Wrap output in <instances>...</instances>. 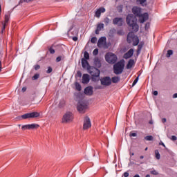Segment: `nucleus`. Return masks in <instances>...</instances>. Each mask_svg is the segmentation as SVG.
<instances>
[{"label":"nucleus","instance_id":"69168bd1","mask_svg":"<svg viewBox=\"0 0 177 177\" xmlns=\"http://www.w3.org/2000/svg\"><path fill=\"white\" fill-rule=\"evenodd\" d=\"M160 145H162V146H163L164 147H165V145L163 142L160 143Z\"/></svg>","mask_w":177,"mask_h":177},{"label":"nucleus","instance_id":"1a4fd4ad","mask_svg":"<svg viewBox=\"0 0 177 177\" xmlns=\"http://www.w3.org/2000/svg\"><path fill=\"white\" fill-rule=\"evenodd\" d=\"M101 85L104 86H110L111 85V78L109 76L104 77L100 80Z\"/></svg>","mask_w":177,"mask_h":177},{"label":"nucleus","instance_id":"9b49d317","mask_svg":"<svg viewBox=\"0 0 177 177\" xmlns=\"http://www.w3.org/2000/svg\"><path fill=\"white\" fill-rule=\"evenodd\" d=\"M88 109V105L86 104H79L77 106V110L79 111V113H82L84 114L85 113L86 110Z\"/></svg>","mask_w":177,"mask_h":177},{"label":"nucleus","instance_id":"473e14b6","mask_svg":"<svg viewBox=\"0 0 177 177\" xmlns=\"http://www.w3.org/2000/svg\"><path fill=\"white\" fill-rule=\"evenodd\" d=\"M39 78V74L36 73L34 75V76L32 77V81H35V80H38Z\"/></svg>","mask_w":177,"mask_h":177},{"label":"nucleus","instance_id":"13d9d810","mask_svg":"<svg viewBox=\"0 0 177 177\" xmlns=\"http://www.w3.org/2000/svg\"><path fill=\"white\" fill-rule=\"evenodd\" d=\"M176 97H177V93H174V94L173 95V99H176Z\"/></svg>","mask_w":177,"mask_h":177},{"label":"nucleus","instance_id":"680f3d73","mask_svg":"<svg viewBox=\"0 0 177 177\" xmlns=\"http://www.w3.org/2000/svg\"><path fill=\"white\" fill-rule=\"evenodd\" d=\"M140 160H143V159L145 158V156H140Z\"/></svg>","mask_w":177,"mask_h":177},{"label":"nucleus","instance_id":"338daca9","mask_svg":"<svg viewBox=\"0 0 177 177\" xmlns=\"http://www.w3.org/2000/svg\"><path fill=\"white\" fill-rule=\"evenodd\" d=\"M149 123L151 124H153V120H150V121L149 122Z\"/></svg>","mask_w":177,"mask_h":177},{"label":"nucleus","instance_id":"3c124183","mask_svg":"<svg viewBox=\"0 0 177 177\" xmlns=\"http://www.w3.org/2000/svg\"><path fill=\"white\" fill-rule=\"evenodd\" d=\"M171 140H177V137L176 136H172L171 138Z\"/></svg>","mask_w":177,"mask_h":177},{"label":"nucleus","instance_id":"c03bdc74","mask_svg":"<svg viewBox=\"0 0 177 177\" xmlns=\"http://www.w3.org/2000/svg\"><path fill=\"white\" fill-rule=\"evenodd\" d=\"M151 174L152 175H158V172H157V171H156V170L151 171Z\"/></svg>","mask_w":177,"mask_h":177},{"label":"nucleus","instance_id":"9d476101","mask_svg":"<svg viewBox=\"0 0 177 177\" xmlns=\"http://www.w3.org/2000/svg\"><path fill=\"white\" fill-rule=\"evenodd\" d=\"M113 24L122 27V24H124V19L122 17H115L113 19Z\"/></svg>","mask_w":177,"mask_h":177},{"label":"nucleus","instance_id":"4be33fe9","mask_svg":"<svg viewBox=\"0 0 177 177\" xmlns=\"http://www.w3.org/2000/svg\"><path fill=\"white\" fill-rule=\"evenodd\" d=\"M66 106V100H61L58 104L59 109H64V107Z\"/></svg>","mask_w":177,"mask_h":177},{"label":"nucleus","instance_id":"f8f14e48","mask_svg":"<svg viewBox=\"0 0 177 177\" xmlns=\"http://www.w3.org/2000/svg\"><path fill=\"white\" fill-rule=\"evenodd\" d=\"M84 94L88 96H92L93 95V87L88 86L84 88Z\"/></svg>","mask_w":177,"mask_h":177},{"label":"nucleus","instance_id":"bf43d9fd","mask_svg":"<svg viewBox=\"0 0 177 177\" xmlns=\"http://www.w3.org/2000/svg\"><path fill=\"white\" fill-rule=\"evenodd\" d=\"M162 122H163V124L167 122V119L166 118H162Z\"/></svg>","mask_w":177,"mask_h":177},{"label":"nucleus","instance_id":"2f4dec72","mask_svg":"<svg viewBox=\"0 0 177 177\" xmlns=\"http://www.w3.org/2000/svg\"><path fill=\"white\" fill-rule=\"evenodd\" d=\"M153 136H147L145 137V140L151 141L153 140Z\"/></svg>","mask_w":177,"mask_h":177},{"label":"nucleus","instance_id":"e2e57ef3","mask_svg":"<svg viewBox=\"0 0 177 177\" xmlns=\"http://www.w3.org/2000/svg\"><path fill=\"white\" fill-rule=\"evenodd\" d=\"M6 28L5 27V26H3L2 27V31H5V29H6Z\"/></svg>","mask_w":177,"mask_h":177},{"label":"nucleus","instance_id":"4c0bfd02","mask_svg":"<svg viewBox=\"0 0 177 177\" xmlns=\"http://www.w3.org/2000/svg\"><path fill=\"white\" fill-rule=\"evenodd\" d=\"M138 81H139V75L133 82L132 86H135V84H138Z\"/></svg>","mask_w":177,"mask_h":177},{"label":"nucleus","instance_id":"c9c22d12","mask_svg":"<svg viewBox=\"0 0 177 177\" xmlns=\"http://www.w3.org/2000/svg\"><path fill=\"white\" fill-rule=\"evenodd\" d=\"M97 41V38H96L95 37H92L91 39V44H96Z\"/></svg>","mask_w":177,"mask_h":177},{"label":"nucleus","instance_id":"5701e85b","mask_svg":"<svg viewBox=\"0 0 177 177\" xmlns=\"http://www.w3.org/2000/svg\"><path fill=\"white\" fill-rule=\"evenodd\" d=\"M132 41L133 46H138V45H139V37H138V36H136Z\"/></svg>","mask_w":177,"mask_h":177},{"label":"nucleus","instance_id":"cd10ccee","mask_svg":"<svg viewBox=\"0 0 177 177\" xmlns=\"http://www.w3.org/2000/svg\"><path fill=\"white\" fill-rule=\"evenodd\" d=\"M75 85L77 91H78L79 92L81 91V89H82V87H81V84H80V83L78 82H76Z\"/></svg>","mask_w":177,"mask_h":177},{"label":"nucleus","instance_id":"4d7b16f0","mask_svg":"<svg viewBox=\"0 0 177 177\" xmlns=\"http://www.w3.org/2000/svg\"><path fill=\"white\" fill-rule=\"evenodd\" d=\"M95 89H102V86H97L95 87Z\"/></svg>","mask_w":177,"mask_h":177},{"label":"nucleus","instance_id":"7c9ffc66","mask_svg":"<svg viewBox=\"0 0 177 177\" xmlns=\"http://www.w3.org/2000/svg\"><path fill=\"white\" fill-rule=\"evenodd\" d=\"M155 154H156V160H160L161 156L160 155V152H158V150L155 151Z\"/></svg>","mask_w":177,"mask_h":177},{"label":"nucleus","instance_id":"f3484780","mask_svg":"<svg viewBox=\"0 0 177 177\" xmlns=\"http://www.w3.org/2000/svg\"><path fill=\"white\" fill-rule=\"evenodd\" d=\"M131 56H133V48H131L130 50H129V51L124 55L123 57L124 59H130Z\"/></svg>","mask_w":177,"mask_h":177},{"label":"nucleus","instance_id":"c756f323","mask_svg":"<svg viewBox=\"0 0 177 177\" xmlns=\"http://www.w3.org/2000/svg\"><path fill=\"white\" fill-rule=\"evenodd\" d=\"M171 55H174V51L172 50H168L166 54V57H171Z\"/></svg>","mask_w":177,"mask_h":177},{"label":"nucleus","instance_id":"2eb2a0df","mask_svg":"<svg viewBox=\"0 0 177 177\" xmlns=\"http://www.w3.org/2000/svg\"><path fill=\"white\" fill-rule=\"evenodd\" d=\"M89 81H91V78L89 77V75L88 74H83V76L82 78V84H89Z\"/></svg>","mask_w":177,"mask_h":177},{"label":"nucleus","instance_id":"8fccbe9b","mask_svg":"<svg viewBox=\"0 0 177 177\" xmlns=\"http://www.w3.org/2000/svg\"><path fill=\"white\" fill-rule=\"evenodd\" d=\"M73 41H78V37L77 36H74L72 37Z\"/></svg>","mask_w":177,"mask_h":177},{"label":"nucleus","instance_id":"603ef678","mask_svg":"<svg viewBox=\"0 0 177 177\" xmlns=\"http://www.w3.org/2000/svg\"><path fill=\"white\" fill-rule=\"evenodd\" d=\"M28 1H31V0H20L19 3H23V2H28Z\"/></svg>","mask_w":177,"mask_h":177},{"label":"nucleus","instance_id":"393cba45","mask_svg":"<svg viewBox=\"0 0 177 177\" xmlns=\"http://www.w3.org/2000/svg\"><path fill=\"white\" fill-rule=\"evenodd\" d=\"M37 128H39V125L37 124H29V129H36Z\"/></svg>","mask_w":177,"mask_h":177},{"label":"nucleus","instance_id":"0e129e2a","mask_svg":"<svg viewBox=\"0 0 177 177\" xmlns=\"http://www.w3.org/2000/svg\"><path fill=\"white\" fill-rule=\"evenodd\" d=\"M133 177H140V176H139V174H136Z\"/></svg>","mask_w":177,"mask_h":177},{"label":"nucleus","instance_id":"de8ad7c7","mask_svg":"<svg viewBox=\"0 0 177 177\" xmlns=\"http://www.w3.org/2000/svg\"><path fill=\"white\" fill-rule=\"evenodd\" d=\"M145 30H147L148 28H150V24L149 23H147L145 24Z\"/></svg>","mask_w":177,"mask_h":177},{"label":"nucleus","instance_id":"20e7f679","mask_svg":"<svg viewBox=\"0 0 177 177\" xmlns=\"http://www.w3.org/2000/svg\"><path fill=\"white\" fill-rule=\"evenodd\" d=\"M124 67H125V61L122 59L113 65V73L116 75H119L120 74H122V71H124Z\"/></svg>","mask_w":177,"mask_h":177},{"label":"nucleus","instance_id":"f704fd0d","mask_svg":"<svg viewBox=\"0 0 177 177\" xmlns=\"http://www.w3.org/2000/svg\"><path fill=\"white\" fill-rule=\"evenodd\" d=\"M98 54H99V49L97 48L94 49L93 52V55L94 56H97Z\"/></svg>","mask_w":177,"mask_h":177},{"label":"nucleus","instance_id":"0eeeda50","mask_svg":"<svg viewBox=\"0 0 177 177\" xmlns=\"http://www.w3.org/2000/svg\"><path fill=\"white\" fill-rule=\"evenodd\" d=\"M39 115L40 114L38 112H32L22 115L21 118H22V120H28V118H38Z\"/></svg>","mask_w":177,"mask_h":177},{"label":"nucleus","instance_id":"864d4df0","mask_svg":"<svg viewBox=\"0 0 177 177\" xmlns=\"http://www.w3.org/2000/svg\"><path fill=\"white\" fill-rule=\"evenodd\" d=\"M153 95H154V96H157V95H158V91H154Z\"/></svg>","mask_w":177,"mask_h":177},{"label":"nucleus","instance_id":"c85d7f7f","mask_svg":"<svg viewBox=\"0 0 177 177\" xmlns=\"http://www.w3.org/2000/svg\"><path fill=\"white\" fill-rule=\"evenodd\" d=\"M83 59H85V60H89V53H88V51L84 52Z\"/></svg>","mask_w":177,"mask_h":177},{"label":"nucleus","instance_id":"39448f33","mask_svg":"<svg viewBox=\"0 0 177 177\" xmlns=\"http://www.w3.org/2000/svg\"><path fill=\"white\" fill-rule=\"evenodd\" d=\"M105 60L109 64H115V63H117V60H118V58L115 54L113 53H108L105 55Z\"/></svg>","mask_w":177,"mask_h":177},{"label":"nucleus","instance_id":"09e8293b","mask_svg":"<svg viewBox=\"0 0 177 177\" xmlns=\"http://www.w3.org/2000/svg\"><path fill=\"white\" fill-rule=\"evenodd\" d=\"M123 176H124V177L129 176V173L128 171L124 172V174H123Z\"/></svg>","mask_w":177,"mask_h":177},{"label":"nucleus","instance_id":"37998d69","mask_svg":"<svg viewBox=\"0 0 177 177\" xmlns=\"http://www.w3.org/2000/svg\"><path fill=\"white\" fill-rule=\"evenodd\" d=\"M34 68L37 71L39 70V68H41V66L36 64L34 66Z\"/></svg>","mask_w":177,"mask_h":177},{"label":"nucleus","instance_id":"72a5a7b5","mask_svg":"<svg viewBox=\"0 0 177 177\" xmlns=\"http://www.w3.org/2000/svg\"><path fill=\"white\" fill-rule=\"evenodd\" d=\"M21 129H23V131H26V129H30L29 124L23 125L21 127Z\"/></svg>","mask_w":177,"mask_h":177},{"label":"nucleus","instance_id":"58836bf2","mask_svg":"<svg viewBox=\"0 0 177 177\" xmlns=\"http://www.w3.org/2000/svg\"><path fill=\"white\" fill-rule=\"evenodd\" d=\"M48 50H49L50 55H55V53L56 52V51L55 50V49H53V48H52V47H50V48L48 49Z\"/></svg>","mask_w":177,"mask_h":177},{"label":"nucleus","instance_id":"aec40b11","mask_svg":"<svg viewBox=\"0 0 177 177\" xmlns=\"http://www.w3.org/2000/svg\"><path fill=\"white\" fill-rule=\"evenodd\" d=\"M104 28V24H98L97 26V28L95 30V34L99 35V32L102 31V29Z\"/></svg>","mask_w":177,"mask_h":177},{"label":"nucleus","instance_id":"dca6fc26","mask_svg":"<svg viewBox=\"0 0 177 177\" xmlns=\"http://www.w3.org/2000/svg\"><path fill=\"white\" fill-rule=\"evenodd\" d=\"M94 66L97 68H100V67H102V62H101L100 59H99V57H97L94 58Z\"/></svg>","mask_w":177,"mask_h":177},{"label":"nucleus","instance_id":"b1692460","mask_svg":"<svg viewBox=\"0 0 177 177\" xmlns=\"http://www.w3.org/2000/svg\"><path fill=\"white\" fill-rule=\"evenodd\" d=\"M143 48V45L142 44H139L138 46V48H137V56H139L140 55V52H142V48Z\"/></svg>","mask_w":177,"mask_h":177},{"label":"nucleus","instance_id":"423d86ee","mask_svg":"<svg viewBox=\"0 0 177 177\" xmlns=\"http://www.w3.org/2000/svg\"><path fill=\"white\" fill-rule=\"evenodd\" d=\"M73 117L71 112H66L62 117V122L63 124H67L73 121Z\"/></svg>","mask_w":177,"mask_h":177},{"label":"nucleus","instance_id":"412c9836","mask_svg":"<svg viewBox=\"0 0 177 177\" xmlns=\"http://www.w3.org/2000/svg\"><path fill=\"white\" fill-rule=\"evenodd\" d=\"M120 77L115 76L111 78V82H113V84H118V82H120Z\"/></svg>","mask_w":177,"mask_h":177},{"label":"nucleus","instance_id":"ddd939ff","mask_svg":"<svg viewBox=\"0 0 177 177\" xmlns=\"http://www.w3.org/2000/svg\"><path fill=\"white\" fill-rule=\"evenodd\" d=\"M104 12H106V8H104V7H100L95 11V17H97V19H99V17H100L102 13H104Z\"/></svg>","mask_w":177,"mask_h":177},{"label":"nucleus","instance_id":"6e6552de","mask_svg":"<svg viewBox=\"0 0 177 177\" xmlns=\"http://www.w3.org/2000/svg\"><path fill=\"white\" fill-rule=\"evenodd\" d=\"M92 127V123L91 122V119L89 117L86 116L84 119V123H83V129L84 131H86L87 129H89Z\"/></svg>","mask_w":177,"mask_h":177},{"label":"nucleus","instance_id":"a878e982","mask_svg":"<svg viewBox=\"0 0 177 177\" xmlns=\"http://www.w3.org/2000/svg\"><path fill=\"white\" fill-rule=\"evenodd\" d=\"M64 55H60V56H58L57 58H56V62L57 63H59V62H62V60H64Z\"/></svg>","mask_w":177,"mask_h":177},{"label":"nucleus","instance_id":"a211bd4d","mask_svg":"<svg viewBox=\"0 0 177 177\" xmlns=\"http://www.w3.org/2000/svg\"><path fill=\"white\" fill-rule=\"evenodd\" d=\"M106 41V37H100L97 42V46H102V45H105Z\"/></svg>","mask_w":177,"mask_h":177},{"label":"nucleus","instance_id":"774afa93","mask_svg":"<svg viewBox=\"0 0 177 177\" xmlns=\"http://www.w3.org/2000/svg\"><path fill=\"white\" fill-rule=\"evenodd\" d=\"M146 177H150V175L148 174V175L146 176Z\"/></svg>","mask_w":177,"mask_h":177},{"label":"nucleus","instance_id":"5fc2aeb1","mask_svg":"<svg viewBox=\"0 0 177 177\" xmlns=\"http://www.w3.org/2000/svg\"><path fill=\"white\" fill-rule=\"evenodd\" d=\"M2 71V61L0 60V73Z\"/></svg>","mask_w":177,"mask_h":177},{"label":"nucleus","instance_id":"052dcab7","mask_svg":"<svg viewBox=\"0 0 177 177\" xmlns=\"http://www.w3.org/2000/svg\"><path fill=\"white\" fill-rule=\"evenodd\" d=\"M6 26H8V24H6V23H3V27H5L6 28Z\"/></svg>","mask_w":177,"mask_h":177},{"label":"nucleus","instance_id":"ea45409f","mask_svg":"<svg viewBox=\"0 0 177 177\" xmlns=\"http://www.w3.org/2000/svg\"><path fill=\"white\" fill-rule=\"evenodd\" d=\"M147 1V0H137V2H139L140 5H142V6H143V4Z\"/></svg>","mask_w":177,"mask_h":177},{"label":"nucleus","instance_id":"79ce46f5","mask_svg":"<svg viewBox=\"0 0 177 177\" xmlns=\"http://www.w3.org/2000/svg\"><path fill=\"white\" fill-rule=\"evenodd\" d=\"M76 75H77V77H78V78H81V77H82V73H81V71H78L77 72Z\"/></svg>","mask_w":177,"mask_h":177},{"label":"nucleus","instance_id":"a18cd8bd","mask_svg":"<svg viewBox=\"0 0 177 177\" xmlns=\"http://www.w3.org/2000/svg\"><path fill=\"white\" fill-rule=\"evenodd\" d=\"M71 34H72L73 35H78V31L76 30H73V32H71Z\"/></svg>","mask_w":177,"mask_h":177},{"label":"nucleus","instance_id":"49530a36","mask_svg":"<svg viewBox=\"0 0 177 177\" xmlns=\"http://www.w3.org/2000/svg\"><path fill=\"white\" fill-rule=\"evenodd\" d=\"M131 137H136L138 136V134L136 133H131L130 135H129Z\"/></svg>","mask_w":177,"mask_h":177},{"label":"nucleus","instance_id":"bb28decb","mask_svg":"<svg viewBox=\"0 0 177 177\" xmlns=\"http://www.w3.org/2000/svg\"><path fill=\"white\" fill-rule=\"evenodd\" d=\"M110 21H111V20H110L109 17H105L104 19V23L105 26H109V24H110Z\"/></svg>","mask_w":177,"mask_h":177},{"label":"nucleus","instance_id":"7ed1b4c3","mask_svg":"<svg viewBox=\"0 0 177 177\" xmlns=\"http://www.w3.org/2000/svg\"><path fill=\"white\" fill-rule=\"evenodd\" d=\"M87 71L90 75H91L93 82H97V81H99L100 70L95 66H88Z\"/></svg>","mask_w":177,"mask_h":177},{"label":"nucleus","instance_id":"e433bc0d","mask_svg":"<svg viewBox=\"0 0 177 177\" xmlns=\"http://www.w3.org/2000/svg\"><path fill=\"white\" fill-rule=\"evenodd\" d=\"M53 71V69L52 68V67L48 66V69L46 71V73L47 74H50V73H52Z\"/></svg>","mask_w":177,"mask_h":177},{"label":"nucleus","instance_id":"a19ab883","mask_svg":"<svg viewBox=\"0 0 177 177\" xmlns=\"http://www.w3.org/2000/svg\"><path fill=\"white\" fill-rule=\"evenodd\" d=\"M4 23H6V24L9 23V15H5Z\"/></svg>","mask_w":177,"mask_h":177},{"label":"nucleus","instance_id":"4468645a","mask_svg":"<svg viewBox=\"0 0 177 177\" xmlns=\"http://www.w3.org/2000/svg\"><path fill=\"white\" fill-rule=\"evenodd\" d=\"M82 66L83 68H89V67H92L91 65H89V62H88L87 59H85V58H82Z\"/></svg>","mask_w":177,"mask_h":177},{"label":"nucleus","instance_id":"f257e3e1","mask_svg":"<svg viewBox=\"0 0 177 177\" xmlns=\"http://www.w3.org/2000/svg\"><path fill=\"white\" fill-rule=\"evenodd\" d=\"M126 22L129 27H131L132 32H129L127 35V41L128 44H131L132 40L136 37L133 32L139 31V25H138V19L133 14H129L126 17Z\"/></svg>","mask_w":177,"mask_h":177},{"label":"nucleus","instance_id":"6e6d98bb","mask_svg":"<svg viewBox=\"0 0 177 177\" xmlns=\"http://www.w3.org/2000/svg\"><path fill=\"white\" fill-rule=\"evenodd\" d=\"M26 91H27V88L26 87H23L21 89V92H26Z\"/></svg>","mask_w":177,"mask_h":177},{"label":"nucleus","instance_id":"f03ea898","mask_svg":"<svg viewBox=\"0 0 177 177\" xmlns=\"http://www.w3.org/2000/svg\"><path fill=\"white\" fill-rule=\"evenodd\" d=\"M132 12L136 17H139V21L141 24L149 20V13L145 12L142 14V9L139 7H133L132 8Z\"/></svg>","mask_w":177,"mask_h":177},{"label":"nucleus","instance_id":"6ab92c4d","mask_svg":"<svg viewBox=\"0 0 177 177\" xmlns=\"http://www.w3.org/2000/svg\"><path fill=\"white\" fill-rule=\"evenodd\" d=\"M133 64H135V60H133L132 59H129L127 66H126V68L127 70H129V69L132 68Z\"/></svg>","mask_w":177,"mask_h":177}]
</instances>
